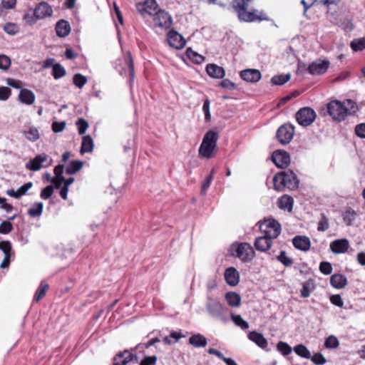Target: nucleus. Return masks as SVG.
I'll list each match as a JSON object with an SVG mask.
<instances>
[{
    "mask_svg": "<svg viewBox=\"0 0 365 365\" xmlns=\"http://www.w3.org/2000/svg\"><path fill=\"white\" fill-rule=\"evenodd\" d=\"M272 160L277 168H286L290 163V156L284 150H277L273 152Z\"/></svg>",
    "mask_w": 365,
    "mask_h": 365,
    "instance_id": "nucleus-12",
    "label": "nucleus"
},
{
    "mask_svg": "<svg viewBox=\"0 0 365 365\" xmlns=\"http://www.w3.org/2000/svg\"><path fill=\"white\" fill-rule=\"evenodd\" d=\"M206 72L210 77L214 78H222L225 75L224 68L214 63L207 65Z\"/></svg>",
    "mask_w": 365,
    "mask_h": 365,
    "instance_id": "nucleus-23",
    "label": "nucleus"
},
{
    "mask_svg": "<svg viewBox=\"0 0 365 365\" xmlns=\"http://www.w3.org/2000/svg\"><path fill=\"white\" fill-rule=\"evenodd\" d=\"M290 74L277 75L272 78L271 82L274 85L282 86L290 79Z\"/></svg>",
    "mask_w": 365,
    "mask_h": 365,
    "instance_id": "nucleus-40",
    "label": "nucleus"
},
{
    "mask_svg": "<svg viewBox=\"0 0 365 365\" xmlns=\"http://www.w3.org/2000/svg\"><path fill=\"white\" fill-rule=\"evenodd\" d=\"M274 188L282 191L285 187L295 190L298 187L299 180L296 174L291 170L277 173L273 178Z\"/></svg>",
    "mask_w": 365,
    "mask_h": 365,
    "instance_id": "nucleus-3",
    "label": "nucleus"
},
{
    "mask_svg": "<svg viewBox=\"0 0 365 365\" xmlns=\"http://www.w3.org/2000/svg\"><path fill=\"white\" fill-rule=\"evenodd\" d=\"M240 76L242 80L249 83H257L262 78L260 71L254 68L245 69L240 71Z\"/></svg>",
    "mask_w": 365,
    "mask_h": 365,
    "instance_id": "nucleus-16",
    "label": "nucleus"
},
{
    "mask_svg": "<svg viewBox=\"0 0 365 365\" xmlns=\"http://www.w3.org/2000/svg\"><path fill=\"white\" fill-rule=\"evenodd\" d=\"M93 149V140L90 135H85L83 137L81 153H91Z\"/></svg>",
    "mask_w": 365,
    "mask_h": 365,
    "instance_id": "nucleus-30",
    "label": "nucleus"
},
{
    "mask_svg": "<svg viewBox=\"0 0 365 365\" xmlns=\"http://www.w3.org/2000/svg\"><path fill=\"white\" fill-rule=\"evenodd\" d=\"M218 133L214 130H208L204 135L199 148V155L202 158L210 159L215 156L217 150Z\"/></svg>",
    "mask_w": 365,
    "mask_h": 365,
    "instance_id": "nucleus-4",
    "label": "nucleus"
},
{
    "mask_svg": "<svg viewBox=\"0 0 365 365\" xmlns=\"http://www.w3.org/2000/svg\"><path fill=\"white\" fill-rule=\"evenodd\" d=\"M311 360L317 365H323L326 363V359L321 353H317L313 356H311Z\"/></svg>",
    "mask_w": 365,
    "mask_h": 365,
    "instance_id": "nucleus-60",
    "label": "nucleus"
},
{
    "mask_svg": "<svg viewBox=\"0 0 365 365\" xmlns=\"http://www.w3.org/2000/svg\"><path fill=\"white\" fill-rule=\"evenodd\" d=\"M329 228V220L324 214H321L320 220L318 222L317 230L319 232H324Z\"/></svg>",
    "mask_w": 365,
    "mask_h": 365,
    "instance_id": "nucleus-45",
    "label": "nucleus"
},
{
    "mask_svg": "<svg viewBox=\"0 0 365 365\" xmlns=\"http://www.w3.org/2000/svg\"><path fill=\"white\" fill-rule=\"evenodd\" d=\"M240 282V273L233 267H230V287H235Z\"/></svg>",
    "mask_w": 365,
    "mask_h": 365,
    "instance_id": "nucleus-39",
    "label": "nucleus"
},
{
    "mask_svg": "<svg viewBox=\"0 0 365 365\" xmlns=\"http://www.w3.org/2000/svg\"><path fill=\"white\" fill-rule=\"evenodd\" d=\"M76 125L78 127V133L83 135L88 128V123L83 118H79L76 122Z\"/></svg>",
    "mask_w": 365,
    "mask_h": 365,
    "instance_id": "nucleus-53",
    "label": "nucleus"
},
{
    "mask_svg": "<svg viewBox=\"0 0 365 365\" xmlns=\"http://www.w3.org/2000/svg\"><path fill=\"white\" fill-rule=\"evenodd\" d=\"M294 127L289 123L281 125L277 131V138L282 145L288 144L293 138Z\"/></svg>",
    "mask_w": 365,
    "mask_h": 365,
    "instance_id": "nucleus-9",
    "label": "nucleus"
},
{
    "mask_svg": "<svg viewBox=\"0 0 365 365\" xmlns=\"http://www.w3.org/2000/svg\"><path fill=\"white\" fill-rule=\"evenodd\" d=\"M55 30L58 36L63 38L70 34L71 26L67 21L61 19L56 23Z\"/></svg>",
    "mask_w": 365,
    "mask_h": 365,
    "instance_id": "nucleus-22",
    "label": "nucleus"
},
{
    "mask_svg": "<svg viewBox=\"0 0 365 365\" xmlns=\"http://www.w3.org/2000/svg\"><path fill=\"white\" fill-rule=\"evenodd\" d=\"M186 54L192 61L197 64L202 63L205 60V58L202 55L198 54L190 48L187 49Z\"/></svg>",
    "mask_w": 365,
    "mask_h": 365,
    "instance_id": "nucleus-34",
    "label": "nucleus"
},
{
    "mask_svg": "<svg viewBox=\"0 0 365 365\" xmlns=\"http://www.w3.org/2000/svg\"><path fill=\"white\" fill-rule=\"evenodd\" d=\"M153 22L155 26L166 30L171 26L173 24V19L171 16L168 12L164 10L159 9L153 15Z\"/></svg>",
    "mask_w": 365,
    "mask_h": 365,
    "instance_id": "nucleus-10",
    "label": "nucleus"
},
{
    "mask_svg": "<svg viewBox=\"0 0 365 365\" xmlns=\"http://www.w3.org/2000/svg\"><path fill=\"white\" fill-rule=\"evenodd\" d=\"M83 165V163L80 160H73L69 163L66 169V173L68 175H73L79 171Z\"/></svg>",
    "mask_w": 365,
    "mask_h": 365,
    "instance_id": "nucleus-31",
    "label": "nucleus"
},
{
    "mask_svg": "<svg viewBox=\"0 0 365 365\" xmlns=\"http://www.w3.org/2000/svg\"><path fill=\"white\" fill-rule=\"evenodd\" d=\"M13 230V225L9 221H3L0 224V234L6 235Z\"/></svg>",
    "mask_w": 365,
    "mask_h": 365,
    "instance_id": "nucleus-54",
    "label": "nucleus"
},
{
    "mask_svg": "<svg viewBox=\"0 0 365 365\" xmlns=\"http://www.w3.org/2000/svg\"><path fill=\"white\" fill-rule=\"evenodd\" d=\"M294 247L302 251H308L311 247V242L309 237L306 236H295L292 240Z\"/></svg>",
    "mask_w": 365,
    "mask_h": 365,
    "instance_id": "nucleus-21",
    "label": "nucleus"
},
{
    "mask_svg": "<svg viewBox=\"0 0 365 365\" xmlns=\"http://www.w3.org/2000/svg\"><path fill=\"white\" fill-rule=\"evenodd\" d=\"M339 345V341L338 339L333 335L328 336L324 342V346L328 349H336Z\"/></svg>",
    "mask_w": 365,
    "mask_h": 365,
    "instance_id": "nucleus-48",
    "label": "nucleus"
},
{
    "mask_svg": "<svg viewBox=\"0 0 365 365\" xmlns=\"http://www.w3.org/2000/svg\"><path fill=\"white\" fill-rule=\"evenodd\" d=\"M319 270L326 275L330 274L332 272V266L328 262H322L319 264Z\"/></svg>",
    "mask_w": 365,
    "mask_h": 365,
    "instance_id": "nucleus-56",
    "label": "nucleus"
},
{
    "mask_svg": "<svg viewBox=\"0 0 365 365\" xmlns=\"http://www.w3.org/2000/svg\"><path fill=\"white\" fill-rule=\"evenodd\" d=\"M327 112L332 119L337 122L345 120L348 115L355 113L357 110L356 103L351 99L343 102L338 100L331 101L327 105Z\"/></svg>",
    "mask_w": 365,
    "mask_h": 365,
    "instance_id": "nucleus-1",
    "label": "nucleus"
},
{
    "mask_svg": "<svg viewBox=\"0 0 365 365\" xmlns=\"http://www.w3.org/2000/svg\"><path fill=\"white\" fill-rule=\"evenodd\" d=\"M184 337L178 331H173L170 335L166 336L163 338V342L165 344H173L178 341V340Z\"/></svg>",
    "mask_w": 365,
    "mask_h": 365,
    "instance_id": "nucleus-37",
    "label": "nucleus"
},
{
    "mask_svg": "<svg viewBox=\"0 0 365 365\" xmlns=\"http://www.w3.org/2000/svg\"><path fill=\"white\" fill-rule=\"evenodd\" d=\"M11 66V59L6 55H0V69L6 71Z\"/></svg>",
    "mask_w": 365,
    "mask_h": 365,
    "instance_id": "nucleus-51",
    "label": "nucleus"
},
{
    "mask_svg": "<svg viewBox=\"0 0 365 365\" xmlns=\"http://www.w3.org/2000/svg\"><path fill=\"white\" fill-rule=\"evenodd\" d=\"M294 352L299 356L304 359H310L311 353L303 344H298L294 347Z\"/></svg>",
    "mask_w": 365,
    "mask_h": 365,
    "instance_id": "nucleus-35",
    "label": "nucleus"
},
{
    "mask_svg": "<svg viewBox=\"0 0 365 365\" xmlns=\"http://www.w3.org/2000/svg\"><path fill=\"white\" fill-rule=\"evenodd\" d=\"M255 247L259 252H267L272 245V239L264 234L262 237H258L254 242Z\"/></svg>",
    "mask_w": 365,
    "mask_h": 365,
    "instance_id": "nucleus-19",
    "label": "nucleus"
},
{
    "mask_svg": "<svg viewBox=\"0 0 365 365\" xmlns=\"http://www.w3.org/2000/svg\"><path fill=\"white\" fill-rule=\"evenodd\" d=\"M248 338L252 341L255 342L259 347L264 349L267 347L268 343L264 336L257 331H251L248 334Z\"/></svg>",
    "mask_w": 365,
    "mask_h": 365,
    "instance_id": "nucleus-27",
    "label": "nucleus"
},
{
    "mask_svg": "<svg viewBox=\"0 0 365 365\" xmlns=\"http://www.w3.org/2000/svg\"><path fill=\"white\" fill-rule=\"evenodd\" d=\"M349 247V242L346 239L335 240L330 243V250L334 254L345 253Z\"/></svg>",
    "mask_w": 365,
    "mask_h": 365,
    "instance_id": "nucleus-20",
    "label": "nucleus"
},
{
    "mask_svg": "<svg viewBox=\"0 0 365 365\" xmlns=\"http://www.w3.org/2000/svg\"><path fill=\"white\" fill-rule=\"evenodd\" d=\"M253 0H234L233 8L237 14L240 21L246 22L267 21L269 18L263 11L254 9L251 11H247L249 4Z\"/></svg>",
    "mask_w": 365,
    "mask_h": 365,
    "instance_id": "nucleus-2",
    "label": "nucleus"
},
{
    "mask_svg": "<svg viewBox=\"0 0 365 365\" xmlns=\"http://www.w3.org/2000/svg\"><path fill=\"white\" fill-rule=\"evenodd\" d=\"M11 89L8 87H0V100L6 101L11 95Z\"/></svg>",
    "mask_w": 365,
    "mask_h": 365,
    "instance_id": "nucleus-62",
    "label": "nucleus"
},
{
    "mask_svg": "<svg viewBox=\"0 0 365 365\" xmlns=\"http://www.w3.org/2000/svg\"><path fill=\"white\" fill-rule=\"evenodd\" d=\"M317 114L315 111L309 107H304L299 109L296 113V120L300 125H310L316 119Z\"/></svg>",
    "mask_w": 365,
    "mask_h": 365,
    "instance_id": "nucleus-6",
    "label": "nucleus"
},
{
    "mask_svg": "<svg viewBox=\"0 0 365 365\" xmlns=\"http://www.w3.org/2000/svg\"><path fill=\"white\" fill-rule=\"evenodd\" d=\"M66 71L65 68L59 63L53 66L52 75L55 79H59L65 76Z\"/></svg>",
    "mask_w": 365,
    "mask_h": 365,
    "instance_id": "nucleus-41",
    "label": "nucleus"
},
{
    "mask_svg": "<svg viewBox=\"0 0 365 365\" xmlns=\"http://www.w3.org/2000/svg\"><path fill=\"white\" fill-rule=\"evenodd\" d=\"M158 361V357L156 356H145L139 365H155Z\"/></svg>",
    "mask_w": 365,
    "mask_h": 365,
    "instance_id": "nucleus-58",
    "label": "nucleus"
},
{
    "mask_svg": "<svg viewBox=\"0 0 365 365\" xmlns=\"http://www.w3.org/2000/svg\"><path fill=\"white\" fill-rule=\"evenodd\" d=\"M350 47L355 51H361L365 48V37L354 38L350 43Z\"/></svg>",
    "mask_w": 365,
    "mask_h": 365,
    "instance_id": "nucleus-32",
    "label": "nucleus"
},
{
    "mask_svg": "<svg viewBox=\"0 0 365 365\" xmlns=\"http://www.w3.org/2000/svg\"><path fill=\"white\" fill-rule=\"evenodd\" d=\"M207 299L209 302L207 304V308L210 314L215 317L222 318L224 309L221 304L218 301L212 299L210 295L207 296Z\"/></svg>",
    "mask_w": 365,
    "mask_h": 365,
    "instance_id": "nucleus-17",
    "label": "nucleus"
},
{
    "mask_svg": "<svg viewBox=\"0 0 365 365\" xmlns=\"http://www.w3.org/2000/svg\"><path fill=\"white\" fill-rule=\"evenodd\" d=\"M260 228L264 234L271 239H276L281 233V225L274 219L265 220Z\"/></svg>",
    "mask_w": 365,
    "mask_h": 365,
    "instance_id": "nucleus-8",
    "label": "nucleus"
},
{
    "mask_svg": "<svg viewBox=\"0 0 365 365\" xmlns=\"http://www.w3.org/2000/svg\"><path fill=\"white\" fill-rule=\"evenodd\" d=\"M241 304L240 295L235 292H230V307H237Z\"/></svg>",
    "mask_w": 365,
    "mask_h": 365,
    "instance_id": "nucleus-44",
    "label": "nucleus"
},
{
    "mask_svg": "<svg viewBox=\"0 0 365 365\" xmlns=\"http://www.w3.org/2000/svg\"><path fill=\"white\" fill-rule=\"evenodd\" d=\"M277 259L287 267H291L293 264V260L287 256L284 251L280 252V254L277 257Z\"/></svg>",
    "mask_w": 365,
    "mask_h": 365,
    "instance_id": "nucleus-46",
    "label": "nucleus"
},
{
    "mask_svg": "<svg viewBox=\"0 0 365 365\" xmlns=\"http://www.w3.org/2000/svg\"><path fill=\"white\" fill-rule=\"evenodd\" d=\"M34 15L38 20L50 17L52 16L53 9L46 2L40 3L34 9Z\"/></svg>",
    "mask_w": 365,
    "mask_h": 365,
    "instance_id": "nucleus-18",
    "label": "nucleus"
},
{
    "mask_svg": "<svg viewBox=\"0 0 365 365\" xmlns=\"http://www.w3.org/2000/svg\"><path fill=\"white\" fill-rule=\"evenodd\" d=\"M48 289V284H43V282H41L39 287L36 292L34 299L36 302L40 301L42 298L44 297Z\"/></svg>",
    "mask_w": 365,
    "mask_h": 365,
    "instance_id": "nucleus-42",
    "label": "nucleus"
},
{
    "mask_svg": "<svg viewBox=\"0 0 365 365\" xmlns=\"http://www.w3.org/2000/svg\"><path fill=\"white\" fill-rule=\"evenodd\" d=\"M138 11L145 17V15L153 16L160 9L155 0H145L136 5Z\"/></svg>",
    "mask_w": 365,
    "mask_h": 365,
    "instance_id": "nucleus-11",
    "label": "nucleus"
},
{
    "mask_svg": "<svg viewBox=\"0 0 365 365\" xmlns=\"http://www.w3.org/2000/svg\"><path fill=\"white\" fill-rule=\"evenodd\" d=\"M230 316L236 326L243 330H246L249 328V324L245 321L240 315L231 314Z\"/></svg>",
    "mask_w": 365,
    "mask_h": 365,
    "instance_id": "nucleus-36",
    "label": "nucleus"
},
{
    "mask_svg": "<svg viewBox=\"0 0 365 365\" xmlns=\"http://www.w3.org/2000/svg\"><path fill=\"white\" fill-rule=\"evenodd\" d=\"M24 19L30 25L34 24L38 20L34 15V10H30L25 14Z\"/></svg>",
    "mask_w": 365,
    "mask_h": 365,
    "instance_id": "nucleus-57",
    "label": "nucleus"
},
{
    "mask_svg": "<svg viewBox=\"0 0 365 365\" xmlns=\"http://www.w3.org/2000/svg\"><path fill=\"white\" fill-rule=\"evenodd\" d=\"M356 217V212L353 209L349 207L346 210L343 215V220L344 222L349 226L355 220Z\"/></svg>",
    "mask_w": 365,
    "mask_h": 365,
    "instance_id": "nucleus-38",
    "label": "nucleus"
},
{
    "mask_svg": "<svg viewBox=\"0 0 365 365\" xmlns=\"http://www.w3.org/2000/svg\"><path fill=\"white\" fill-rule=\"evenodd\" d=\"M213 170L211 171L210 174L207 175L203 182L202 187H201V194L205 195L210 186V184L213 179Z\"/></svg>",
    "mask_w": 365,
    "mask_h": 365,
    "instance_id": "nucleus-52",
    "label": "nucleus"
},
{
    "mask_svg": "<svg viewBox=\"0 0 365 365\" xmlns=\"http://www.w3.org/2000/svg\"><path fill=\"white\" fill-rule=\"evenodd\" d=\"M189 343L194 347L200 348L206 346L207 340L203 335L196 334L189 338Z\"/></svg>",
    "mask_w": 365,
    "mask_h": 365,
    "instance_id": "nucleus-28",
    "label": "nucleus"
},
{
    "mask_svg": "<svg viewBox=\"0 0 365 365\" xmlns=\"http://www.w3.org/2000/svg\"><path fill=\"white\" fill-rule=\"evenodd\" d=\"M4 31L9 35H15L19 32V26L14 23H6L4 26Z\"/></svg>",
    "mask_w": 365,
    "mask_h": 365,
    "instance_id": "nucleus-50",
    "label": "nucleus"
},
{
    "mask_svg": "<svg viewBox=\"0 0 365 365\" xmlns=\"http://www.w3.org/2000/svg\"><path fill=\"white\" fill-rule=\"evenodd\" d=\"M230 251L233 257L244 263L250 262L255 257L253 247L247 242H234L230 246Z\"/></svg>",
    "mask_w": 365,
    "mask_h": 365,
    "instance_id": "nucleus-5",
    "label": "nucleus"
},
{
    "mask_svg": "<svg viewBox=\"0 0 365 365\" xmlns=\"http://www.w3.org/2000/svg\"><path fill=\"white\" fill-rule=\"evenodd\" d=\"M73 83L76 86H77L79 88H81L87 83V78L86 76L80 73H77L75 74L73 78Z\"/></svg>",
    "mask_w": 365,
    "mask_h": 365,
    "instance_id": "nucleus-47",
    "label": "nucleus"
},
{
    "mask_svg": "<svg viewBox=\"0 0 365 365\" xmlns=\"http://www.w3.org/2000/svg\"><path fill=\"white\" fill-rule=\"evenodd\" d=\"M138 356L128 350L117 354L113 358V365H127L131 361H138Z\"/></svg>",
    "mask_w": 365,
    "mask_h": 365,
    "instance_id": "nucleus-14",
    "label": "nucleus"
},
{
    "mask_svg": "<svg viewBox=\"0 0 365 365\" xmlns=\"http://www.w3.org/2000/svg\"><path fill=\"white\" fill-rule=\"evenodd\" d=\"M330 302L331 304L339 307H342L344 306V302L339 294L331 295L330 297Z\"/></svg>",
    "mask_w": 365,
    "mask_h": 365,
    "instance_id": "nucleus-61",
    "label": "nucleus"
},
{
    "mask_svg": "<svg viewBox=\"0 0 365 365\" xmlns=\"http://www.w3.org/2000/svg\"><path fill=\"white\" fill-rule=\"evenodd\" d=\"M329 66L328 60L317 59L309 65L307 71L311 75H322L327 72Z\"/></svg>",
    "mask_w": 365,
    "mask_h": 365,
    "instance_id": "nucleus-13",
    "label": "nucleus"
},
{
    "mask_svg": "<svg viewBox=\"0 0 365 365\" xmlns=\"http://www.w3.org/2000/svg\"><path fill=\"white\" fill-rule=\"evenodd\" d=\"M330 284L336 289H342L347 284L346 277L341 274H334L330 278Z\"/></svg>",
    "mask_w": 365,
    "mask_h": 365,
    "instance_id": "nucleus-26",
    "label": "nucleus"
},
{
    "mask_svg": "<svg viewBox=\"0 0 365 365\" xmlns=\"http://www.w3.org/2000/svg\"><path fill=\"white\" fill-rule=\"evenodd\" d=\"M53 192V187L52 185H48L43 188L40 194V196L43 200L48 199Z\"/></svg>",
    "mask_w": 365,
    "mask_h": 365,
    "instance_id": "nucleus-59",
    "label": "nucleus"
},
{
    "mask_svg": "<svg viewBox=\"0 0 365 365\" xmlns=\"http://www.w3.org/2000/svg\"><path fill=\"white\" fill-rule=\"evenodd\" d=\"M124 61L128 67L130 80H133L134 76H135L134 63H133V58L131 56V53L130 51L127 52V56L125 57Z\"/></svg>",
    "mask_w": 365,
    "mask_h": 365,
    "instance_id": "nucleus-43",
    "label": "nucleus"
},
{
    "mask_svg": "<svg viewBox=\"0 0 365 365\" xmlns=\"http://www.w3.org/2000/svg\"><path fill=\"white\" fill-rule=\"evenodd\" d=\"M19 98L22 103L30 106L34 103L36 96L31 90L23 88L20 91Z\"/></svg>",
    "mask_w": 365,
    "mask_h": 365,
    "instance_id": "nucleus-24",
    "label": "nucleus"
},
{
    "mask_svg": "<svg viewBox=\"0 0 365 365\" xmlns=\"http://www.w3.org/2000/svg\"><path fill=\"white\" fill-rule=\"evenodd\" d=\"M43 204L42 202H36L28 210V214L33 217H39L43 212Z\"/></svg>",
    "mask_w": 365,
    "mask_h": 365,
    "instance_id": "nucleus-33",
    "label": "nucleus"
},
{
    "mask_svg": "<svg viewBox=\"0 0 365 365\" xmlns=\"http://www.w3.org/2000/svg\"><path fill=\"white\" fill-rule=\"evenodd\" d=\"M66 127V122L65 121H61L57 122L55 121L52 123V130L55 133H59L64 130Z\"/></svg>",
    "mask_w": 365,
    "mask_h": 365,
    "instance_id": "nucleus-64",
    "label": "nucleus"
},
{
    "mask_svg": "<svg viewBox=\"0 0 365 365\" xmlns=\"http://www.w3.org/2000/svg\"><path fill=\"white\" fill-rule=\"evenodd\" d=\"M168 44L176 49H181L185 47L186 41L184 38L174 30L170 31L167 34Z\"/></svg>",
    "mask_w": 365,
    "mask_h": 365,
    "instance_id": "nucleus-15",
    "label": "nucleus"
},
{
    "mask_svg": "<svg viewBox=\"0 0 365 365\" xmlns=\"http://www.w3.org/2000/svg\"><path fill=\"white\" fill-rule=\"evenodd\" d=\"M355 134L361 138H365V123H360L356 125Z\"/></svg>",
    "mask_w": 365,
    "mask_h": 365,
    "instance_id": "nucleus-63",
    "label": "nucleus"
},
{
    "mask_svg": "<svg viewBox=\"0 0 365 365\" xmlns=\"http://www.w3.org/2000/svg\"><path fill=\"white\" fill-rule=\"evenodd\" d=\"M51 160H48V156L45 153L37 155L34 159L30 160L25 165L26 168L31 171H37L42 168H46L51 165Z\"/></svg>",
    "mask_w": 365,
    "mask_h": 365,
    "instance_id": "nucleus-7",
    "label": "nucleus"
},
{
    "mask_svg": "<svg viewBox=\"0 0 365 365\" xmlns=\"http://www.w3.org/2000/svg\"><path fill=\"white\" fill-rule=\"evenodd\" d=\"M32 186L33 183L31 182H28L21 186L17 190H14L13 189L7 190L6 194L10 197L19 199L22 195H24L27 191L32 187Z\"/></svg>",
    "mask_w": 365,
    "mask_h": 365,
    "instance_id": "nucleus-25",
    "label": "nucleus"
},
{
    "mask_svg": "<svg viewBox=\"0 0 365 365\" xmlns=\"http://www.w3.org/2000/svg\"><path fill=\"white\" fill-rule=\"evenodd\" d=\"M210 102L209 99H205L202 106V110L205 114V120L206 122H209L211 120V114L210 111Z\"/></svg>",
    "mask_w": 365,
    "mask_h": 365,
    "instance_id": "nucleus-55",
    "label": "nucleus"
},
{
    "mask_svg": "<svg viewBox=\"0 0 365 365\" xmlns=\"http://www.w3.org/2000/svg\"><path fill=\"white\" fill-rule=\"evenodd\" d=\"M277 349L284 356H287L292 352L291 346L287 343L284 341H279L277 344Z\"/></svg>",
    "mask_w": 365,
    "mask_h": 365,
    "instance_id": "nucleus-49",
    "label": "nucleus"
},
{
    "mask_svg": "<svg viewBox=\"0 0 365 365\" xmlns=\"http://www.w3.org/2000/svg\"><path fill=\"white\" fill-rule=\"evenodd\" d=\"M293 198L289 195H284L278 200V206L280 209L291 211L293 207Z\"/></svg>",
    "mask_w": 365,
    "mask_h": 365,
    "instance_id": "nucleus-29",
    "label": "nucleus"
}]
</instances>
